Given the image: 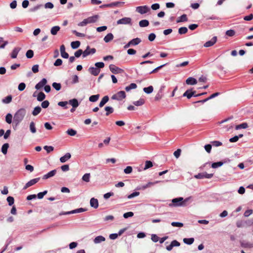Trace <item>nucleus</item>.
Listing matches in <instances>:
<instances>
[{
	"label": "nucleus",
	"mask_w": 253,
	"mask_h": 253,
	"mask_svg": "<svg viewBox=\"0 0 253 253\" xmlns=\"http://www.w3.org/2000/svg\"><path fill=\"white\" fill-rule=\"evenodd\" d=\"M150 10V8L147 5L139 6L136 7V11L141 14H144Z\"/></svg>",
	"instance_id": "4"
},
{
	"label": "nucleus",
	"mask_w": 253,
	"mask_h": 253,
	"mask_svg": "<svg viewBox=\"0 0 253 253\" xmlns=\"http://www.w3.org/2000/svg\"><path fill=\"white\" fill-rule=\"evenodd\" d=\"M213 176L212 173H208L206 172L200 173L194 176V177L197 179H203V178H211Z\"/></svg>",
	"instance_id": "6"
},
{
	"label": "nucleus",
	"mask_w": 253,
	"mask_h": 253,
	"mask_svg": "<svg viewBox=\"0 0 253 253\" xmlns=\"http://www.w3.org/2000/svg\"><path fill=\"white\" fill-rule=\"evenodd\" d=\"M171 225L173 227H182L183 226V224L181 222H172Z\"/></svg>",
	"instance_id": "58"
},
{
	"label": "nucleus",
	"mask_w": 253,
	"mask_h": 253,
	"mask_svg": "<svg viewBox=\"0 0 253 253\" xmlns=\"http://www.w3.org/2000/svg\"><path fill=\"white\" fill-rule=\"evenodd\" d=\"M149 24L148 20L144 19L139 21V25L140 27H146Z\"/></svg>",
	"instance_id": "25"
},
{
	"label": "nucleus",
	"mask_w": 253,
	"mask_h": 253,
	"mask_svg": "<svg viewBox=\"0 0 253 253\" xmlns=\"http://www.w3.org/2000/svg\"><path fill=\"white\" fill-rule=\"evenodd\" d=\"M223 164V163L222 162H214L212 164L211 167L213 169H216L221 167Z\"/></svg>",
	"instance_id": "44"
},
{
	"label": "nucleus",
	"mask_w": 253,
	"mask_h": 253,
	"mask_svg": "<svg viewBox=\"0 0 253 253\" xmlns=\"http://www.w3.org/2000/svg\"><path fill=\"white\" fill-rule=\"evenodd\" d=\"M42 109L40 106H37L36 107L33 112L32 114L34 116H37L41 112Z\"/></svg>",
	"instance_id": "33"
},
{
	"label": "nucleus",
	"mask_w": 253,
	"mask_h": 253,
	"mask_svg": "<svg viewBox=\"0 0 253 253\" xmlns=\"http://www.w3.org/2000/svg\"><path fill=\"white\" fill-rule=\"evenodd\" d=\"M59 169H54V170H52L48 172L47 173H46V174H44L43 176L42 179H48L50 177L53 176L56 174L57 171Z\"/></svg>",
	"instance_id": "12"
},
{
	"label": "nucleus",
	"mask_w": 253,
	"mask_h": 253,
	"mask_svg": "<svg viewBox=\"0 0 253 253\" xmlns=\"http://www.w3.org/2000/svg\"><path fill=\"white\" fill-rule=\"evenodd\" d=\"M43 149L45 150L47 153H49L53 150V147L51 146H44Z\"/></svg>",
	"instance_id": "60"
},
{
	"label": "nucleus",
	"mask_w": 253,
	"mask_h": 253,
	"mask_svg": "<svg viewBox=\"0 0 253 253\" xmlns=\"http://www.w3.org/2000/svg\"><path fill=\"white\" fill-rule=\"evenodd\" d=\"M90 173H85L83 176L82 180L86 182H88L90 181Z\"/></svg>",
	"instance_id": "41"
},
{
	"label": "nucleus",
	"mask_w": 253,
	"mask_h": 253,
	"mask_svg": "<svg viewBox=\"0 0 253 253\" xmlns=\"http://www.w3.org/2000/svg\"><path fill=\"white\" fill-rule=\"evenodd\" d=\"M137 87V85L135 83H131L128 86L125 87V90L126 91H129L131 89H135Z\"/></svg>",
	"instance_id": "32"
},
{
	"label": "nucleus",
	"mask_w": 253,
	"mask_h": 253,
	"mask_svg": "<svg viewBox=\"0 0 253 253\" xmlns=\"http://www.w3.org/2000/svg\"><path fill=\"white\" fill-rule=\"evenodd\" d=\"M105 240V238L103 236H98L94 238L93 242L95 244H99L102 242L104 241Z\"/></svg>",
	"instance_id": "21"
},
{
	"label": "nucleus",
	"mask_w": 253,
	"mask_h": 253,
	"mask_svg": "<svg viewBox=\"0 0 253 253\" xmlns=\"http://www.w3.org/2000/svg\"><path fill=\"white\" fill-rule=\"evenodd\" d=\"M90 47L87 46L85 50L83 51V57L84 58L90 54L89 52Z\"/></svg>",
	"instance_id": "50"
},
{
	"label": "nucleus",
	"mask_w": 253,
	"mask_h": 253,
	"mask_svg": "<svg viewBox=\"0 0 253 253\" xmlns=\"http://www.w3.org/2000/svg\"><path fill=\"white\" fill-rule=\"evenodd\" d=\"M21 48L20 47H15L10 54L11 57L13 59L16 58Z\"/></svg>",
	"instance_id": "16"
},
{
	"label": "nucleus",
	"mask_w": 253,
	"mask_h": 253,
	"mask_svg": "<svg viewBox=\"0 0 253 253\" xmlns=\"http://www.w3.org/2000/svg\"><path fill=\"white\" fill-rule=\"evenodd\" d=\"M49 105V102L48 100H44L42 103V107L43 108H46L48 107Z\"/></svg>",
	"instance_id": "64"
},
{
	"label": "nucleus",
	"mask_w": 253,
	"mask_h": 253,
	"mask_svg": "<svg viewBox=\"0 0 253 253\" xmlns=\"http://www.w3.org/2000/svg\"><path fill=\"white\" fill-rule=\"evenodd\" d=\"M113 38V35L112 33H109L104 38V41L105 42H109L111 41Z\"/></svg>",
	"instance_id": "24"
},
{
	"label": "nucleus",
	"mask_w": 253,
	"mask_h": 253,
	"mask_svg": "<svg viewBox=\"0 0 253 253\" xmlns=\"http://www.w3.org/2000/svg\"><path fill=\"white\" fill-rule=\"evenodd\" d=\"M68 103L70 105H72L73 108H77L79 105L78 100L75 98L70 100Z\"/></svg>",
	"instance_id": "19"
},
{
	"label": "nucleus",
	"mask_w": 253,
	"mask_h": 253,
	"mask_svg": "<svg viewBox=\"0 0 253 253\" xmlns=\"http://www.w3.org/2000/svg\"><path fill=\"white\" fill-rule=\"evenodd\" d=\"M30 130L32 133L36 132V128L35 127V124L34 122H31L30 124Z\"/></svg>",
	"instance_id": "34"
},
{
	"label": "nucleus",
	"mask_w": 253,
	"mask_h": 253,
	"mask_svg": "<svg viewBox=\"0 0 253 253\" xmlns=\"http://www.w3.org/2000/svg\"><path fill=\"white\" fill-rule=\"evenodd\" d=\"M26 112V110L24 108L19 109L14 115L13 123L18 125L24 119Z\"/></svg>",
	"instance_id": "1"
},
{
	"label": "nucleus",
	"mask_w": 253,
	"mask_h": 253,
	"mask_svg": "<svg viewBox=\"0 0 253 253\" xmlns=\"http://www.w3.org/2000/svg\"><path fill=\"white\" fill-rule=\"evenodd\" d=\"M47 83V80L45 78H43L40 82H39L36 85L35 88L37 90L40 89Z\"/></svg>",
	"instance_id": "14"
},
{
	"label": "nucleus",
	"mask_w": 253,
	"mask_h": 253,
	"mask_svg": "<svg viewBox=\"0 0 253 253\" xmlns=\"http://www.w3.org/2000/svg\"><path fill=\"white\" fill-rule=\"evenodd\" d=\"M235 32L233 30H229L226 32V35L229 37H233L235 35Z\"/></svg>",
	"instance_id": "56"
},
{
	"label": "nucleus",
	"mask_w": 253,
	"mask_h": 253,
	"mask_svg": "<svg viewBox=\"0 0 253 253\" xmlns=\"http://www.w3.org/2000/svg\"><path fill=\"white\" fill-rule=\"evenodd\" d=\"M66 132L68 135L72 136H75L77 133V131L72 128L68 129Z\"/></svg>",
	"instance_id": "47"
},
{
	"label": "nucleus",
	"mask_w": 253,
	"mask_h": 253,
	"mask_svg": "<svg viewBox=\"0 0 253 253\" xmlns=\"http://www.w3.org/2000/svg\"><path fill=\"white\" fill-rule=\"evenodd\" d=\"M106 111V115L108 116L114 112V109L112 107L106 106L104 108Z\"/></svg>",
	"instance_id": "35"
},
{
	"label": "nucleus",
	"mask_w": 253,
	"mask_h": 253,
	"mask_svg": "<svg viewBox=\"0 0 253 253\" xmlns=\"http://www.w3.org/2000/svg\"><path fill=\"white\" fill-rule=\"evenodd\" d=\"M191 89L187 90L183 94V97H187L188 99H190L192 97V95L191 94Z\"/></svg>",
	"instance_id": "45"
},
{
	"label": "nucleus",
	"mask_w": 253,
	"mask_h": 253,
	"mask_svg": "<svg viewBox=\"0 0 253 253\" xmlns=\"http://www.w3.org/2000/svg\"><path fill=\"white\" fill-rule=\"evenodd\" d=\"M183 241L185 244L190 245L193 243L194 239L193 238H184Z\"/></svg>",
	"instance_id": "31"
},
{
	"label": "nucleus",
	"mask_w": 253,
	"mask_h": 253,
	"mask_svg": "<svg viewBox=\"0 0 253 253\" xmlns=\"http://www.w3.org/2000/svg\"><path fill=\"white\" fill-rule=\"evenodd\" d=\"M124 3H125V2H123V1H115V2H111L109 4L102 5L100 6V7L103 8V7H113L114 6H120L121 5H122Z\"/></svg>",
	"instance_id": "7"
},
{
	"label": "nucleus",
	"mask_w": 253,
	"mask_h": 253,
	"mask_svg": "<svg viewBox=\"0 0 253 253\" xmlns=\"http://www.w3.org/2000/svg\"><path fill=\"white\" fill-rule=\"evenodd\" d=\"M186 83L187 84L194 85L197 83V80L193 77H189L186 80Z\"/></svg>",
	"instance_id": "18"
},
{
	"label": "nucleus",
	"mask_w": 253,
	"mask_h": 253,
	"mask_svg": "<svg viewBox=\"0 0 253 253\" xmlns=\"http://www.w3.org/2000/svg\"><path fill=\"white\" fill-rule=\"evenodd\" d=\"M12 116L11 114L8 113L6 115L5 117V121L6 122L10 124L12 122Z\"/></svg>",
	"instance_id": "46"
},
{
	"label": "nucleus",
	"mask_w": 253,
	"mask_h": 253,
	"mask_svg": "<svg viewBox=\"0 0 253 253\" xmlns=\"http://www.w3.org/2000/svg\"><path fill=\"white\" fill-rule=\"evenodd\" d=\"M153 167V163L150 161H146L145 162V167L144 168V170H146L148 169H149Z\"/></svg>",
	"instance_id": "43"
},
{
	"label": "nucleus",
	"mask_w": 253,
	"mask_h": 253,
	"mask_svg": "<svg viewBox=\"0 0 253 253\" xmlns=\"http://www.w3.org/2000/svg\"><path fill=\"white\" fill-rule=\"evenodd\" d=\"M188 31V29L185 27H182L179 28L178 33L180 35L185 34Z\"/></svg>",
	"instance_id": "42"
},
{
	"label": "nucleus",
	"mask_w": 253,
	"mask_h": 253,
	"mask_svg": "<svg viewBox=\"0 0 253 253\" xmlns=\"http://www.w3.org/2000/svg\"><path fill=\"white\" fill-rule=\"evenodd\" d=\"M26 87V84L24 83H21L19 84L18 89L19 91H23Z\"/></svg>",
	"instance_id": "59"
},
{
	"label": "nucleus",
	"mask_w": 253,
	"mask_h": 253,
	"mask_svg": "<svg viewBox=\"0 0 253 253\" xmlns=\"http://www.w3.org/2000/svg\"><path fill=\"white\" fill-rule=\"evenodd\" d=\"M95 67L98 69L102 68L104 67V63L102 62H96L95 64Z\"/></svg>",
	"instance_id": "63"
},
{
	"label": "nucleus",
	"mask_w": 253,
	"mask_h": 253,
	"mask_svg": "<svg viewBox=\"0 0 253 253\" xmlns=\"http://www.w3.org/2000/svg\"><path fill=\"white\" fill-rule=\"evenodd\" d=\"M145 101L143 99L140 98L136 101H134L133 104L136 106H140L144 104Z\"/></svg>",
	"instance_id": "37"
},
{
	"label": "nucleus",
	"mask_w": 253,
	"mask_h": 253,
	"mask_svg": "<svg viewBox=\"0 0 253 253\" xmlns=\"http://www.w3.org/2000/svg\"><path fill=\"white\" fill-rule=\"evenodd\" d=\"M80 42L77 41L72 42L71 43V46L73 49H77L80 46Z\"/></svg>",
	"instance_id": "29"
},
{
	"label": "nucleus",
	"mask_w": 253,
	"mask_h": 253,
	"mask_svg": "<svg viewBox=\"0 0 253 253\" xmlns=\"http://www.w3.org/2000/svg\"><path fill=\"white\" fill-rule=\"evenodd\" d=\"M109 69L112 73L115 74L121 73L123 72V69L119 68V67L113 64H111L109 66Z\"/></svg>",
	"instance_id": "9"
},
{
	"label": "nucleus",
	"mask_w": 253,
	"mask_h": 253,
	"mask_svg": "<svg viewBox=\"0 0 253 253\" xmlns=\"http://www.w3.org/2000/svg\"><path fill=\"white\" fill-rule=\"evenodd\" d=\"M134 215V213L132 211H129V212H126L124 214H123V217L125 218H127L128 217H132Z\"/></svg>",
	"instance_id": "54"
},
{
	"label": "nucleus",
	"mask_w": 253,
	"mask_h": 253,
	"mask_svg": "<svg viewBox=\"0 0 253 253\" xmlns=\"http://www.w3.org/2000/svg\"><path fill=\"white\" fill-rule=\"evenodd\" d=\"M132 171V168L130 166H127L124 169V172L126 174H129Z\"/></svg>",
	"instance_id": "57"
},
{
	"label": "nucleus",
	"mask_w": 253,
	"mask_h": 253,
	"mask_svg": "<svg viewBox=\"0 0 253 253\" xmlns=\"http://www.w3.org/2000/svg\"><path fill=\"white\" fill-rule=\"evenodd\" d=\"M60 30V27L59 26H56L53 27L51 29V33L53 35H55L58 31Z\"/></svg>",
	"instance_id": "39"
},
{
	"label": "nucleus",
	"mask_w": 253,
	"mask_h": 253,
	"mask_svg": "<svg viewBox=\"0 0 253 253\" xmlns=\"http://www.w3.org/2000/svg\"><path fill=\"white\" fill-rule=\"evenodd\" d=\"M47 190H45L42 192L39 193L37 195L38 198L39 199H42V198H43V196L47 194Z\"/></svg>",
	"instance_id": "55"
},
{
	"label": "nucleus",
	"mask_w": 253,
	"mask_h": 253,
	"mask_svg": "<svg viewBox=\"0 0 253 253\" xmlns=\"http://www.w3.org/2000/svg\"><path fill=\"white\" fill-rule=\"evenodd\" d=\"M53 87L56 90H59L61 88V84L57 83H53L52 84Z\"/></svg>",
	"instance_id": "52"
},
{
	"label": "nucleus",
	"mask_w": 253,
	"mask_h": 253,
	"mask_svg": "<svg viewBox=\"0 0 253 253\" xmlns=\"http://www.w3.org/2000/svg\"><path fill=\"white\" fill-rule=\"evenodd\" d=\"M248 125L247 123H244L240 125L236 126L235 128H236V129L238 130V129H240L241 128H246L248 127Z\"/></svg>",
	"instance_id": "40"
},
{
	"label": "nucleus",
	"mask_w": 253,
	"mask_h": 253,
	"mask_svg": "<svg viewBox=\"0 0 253 253\" xmlns=\"http://www.w3.org/2000/svg\"><path fill=\"white\" fill-rule=\"evenodd\" d=\"M83 55V51L82 49H79L75 52V56L77 58H79L81 55Z\"/></svg>",
	"instance_id": "61"
},
{
	"label": "nucleus",
	"mask_w": 253,
	"mask_h": 253,
	"mask_svg": "<svg viewBox=\"0 0 253 253\" xmlns=\"http://www.w3.org/2000/svg\"><path fill=\"white\" fill-rule=\"evenodd\" d=\"M182 197L174 198L171 200L172 203L169 204V207H183L184 204H182Z\"/></svg>",
	"instance_id": "2"
},
{
	"label": "nucleus",
	"mask_w": 253,
	"mask_h": 253,
	"mask_svg": "<svg viewBox=\"0 0 253 253\" xmlns=\"http://www.w3.org/2000/svg\"><path fill=\"white\" fill-rule=\"evenodd\" d=\"M131 46H134L138 45L139 43H140L141 42V40L140 38H136L135 39H133L129 41Z\"/></svg>",
	"instance_id": "23"
},
{
	"label": "nucleus",
	"mask_w": 253,
	"mask_h": 253,
	"mask_svg": "<svg viewBox=\"0 0 253 253\" xmlns=\"http://www.w3.org/2000/svg\"><path fill=\"white\" fill-rule=\"evenodd\" d=\"M8 147H9V144L8 143H4L2 146V147L1 149V152L4 155L6 154Z\"/></svg>",
	"instance_id": "27"
},
{
	"label": "nucleus",
	"mask_w": 253,
	"mask_h": 253,
	"mask_svg": "<svg viewBox=\"0 0 253 253\" xmlns=\"http://www.w3.org/2000/svg\"><path fill=\"white\" fill-rule=\"evenodd\" d=\"M45 98V95L44 93L42 92H40L37 96V100L39 101H43Z\"/></svg>",
	"instance_id": "36"
},
{
	"label": "nucleus",
	"mask_w": 253,
	"mask_h": 253,
	"mask_svg": "<svg viewBox=\"0 0 253 253\" xmlns=\"http://www.w3.org/2000/svg\"><path fill=\"white\" fill-rule=\"evenodd\" d=\"M79 82V77L77 75H74L72 77V84H75Z\"/></svg>",
	"instance_id": "62"
},
{
	"label": "nucleus",
	"mask_w": 253,
	"mask_h": 253,
	"mask_svg": "<svg viewBox=\"0 0 253 253\" xmlns=\"http://www.w3.org/2000/svg\"><path fill=\"white\" fill-rule=\"evenodd\" d=\"M99 94L92 95L89 98V101L92 102H95L98 100L99 98Z\"/></svg>",
	"instance_id": "30"
},
{
	"label": "nucleus",
	"mask_w": 253,
	"mask_h": 253,
	"mask_svg": "<svg viewBox=\"0 0 253 253\" xmlns=\"http://www.w3.org/2000/svg\"><path fill=\"white\" fill-rule=\"evenodd\" d=\"M88 71L91 75L96 76L99 74L100 70L96 67H90L88 69Z\"/></svg>",
	"instance_id": "13"
},
{
	"label": "nucleus",
	"mask_w": 253,
	"mask_h": 253,
	"mask_svg": "<svg viewBox=\"0 0 253 253\" xmlns=\"http://www.w3.org/2000/svg\"><path fill=\"white\" fill-rule=\"evenodd\" d=\"M40 180V177H38V178H36L31 179V180L28 181L25 185V186H24L23 189V190H25V189H27L28 188H29V187L34 185V184H35L36 183L38 182Z\"/></svg>",
	"instance_id": "8"
},
{
	"label": "nucleus",
	"mask_w": 253,
	"mask_h": 253,
	"mask_svg": "<svg viewBox=\"0 0 253 253\" xmlns=\"http://www.w3.org/2000/svg\"><path fill=\"white\" fill-rule=\"evenodd\" d=\"M42 4H38L37 5H36L35 6L33 7H32L30 9H29V11L30 12H35V11H37L38 9H39L41 7H42Z\"/></svg>",
	"instance_id": "51"
},
{
	"label": "nucleus",
	"mask_w": 253,
	"mask_h": 253,
	"mask_svg": "<svg viewBox=\"0 0 253 253\" xmlns=\"http://www.w3.org/2000/svg\"><path fill=\"white\" fill-rule=\"evenodd\" d=\"M164 88V86H163L161 87L160 90H159L158 92L156 94V95L155 97V100H159L163 96V90Z\"/></svg>",
	"instance_id": "20"
},
{
	"label": "nucleus",
	"mask_w": 253,
	"mask_h": 253,
	"mask_svg": "<svg viewBox=\"0 0 253 253\" xmlns=\"http://www.w3.org/2000/svg\"><path fill=\"white\" fill-rule=\"evenodd\" d=\"M98 18V16L97 15H95L93 16L88 17L86 19V20L87 21V24H89L95 23V22H96Z\"/></svg>",
	"instance_id": "17"
},
{
	"label": "nucleus",
	"mask_w": 253,
	"mask_h": 253,
	"mask_svg": "<svg viewBox=\"0 0 253 253\" xmlns=\"http://www.w3.org/2000/svg\"><path fill=\"white\" fill-rule=\"evenodd\" d=\"M118 25L123 24V25H132L131 19L129 17H124L122 19L118 20L117 21Z\"/></svg>",
	"instance_id": "5"
},
{
	"label": "nucleus",
	"mask_w": 253,
	"mask_h": 253,
	"mask_svg": "<svg viewBox=\"0 0 253 253\" xmlns=\"http://www.w3.org/2000/svg\"><path fill=\"white\" fill-rule=\"evenodd\" d=\"M90 205L92 208L97 209L98 207V200L94 198H91L90 200Z\"/></svg>",
	"instance_id": "15"
},
{
	"label": "nucleus",
	"mask_w": 253,
	"mask_h": 253,
	"mask_svg": "<svg viewBox=\"0 0 253 253\" xmlns=\"http://www.w3.org/2000/svg\"><path fill=\"white\" fill-rule=\"evenodd\" d=\"M126 97V93L124 91H120L117 93L114 94L111 98L113 100H117L118 101L122 100L125 98Z\"/></svg>",
	"instance_id": "3"
},
{
	"label": "nucleus",
	"mask_w": 253,
	"mask_h": 253,
	"mask_svg": "<svg viewBox=\"0 0 253 253\" xmlns=\"http://www.w3.org/2000/svg\"><path fill=\"white\" fill-rule=\"evenodd\" d=\"M7 201L8 203L9 206H12L14 202V198L11 196H9L7 198Z\"/></svg>",
	"instance_id": "53"
},
{
	"label": "nucleus",
	"mask_w": 253,
	"mask_h": 253,
	"mask_svg": "<svg viewBox=\"0 0 253 253\" xmlns=\"http://www.w3.org/2000/svg\"><path fill=\"white\" fill-rule=\"evenodd\" d=\"M187 21V15L186 14H183L181 16L178 18V19L177 20V22H185Z\"/></svg>",
	"instance_id": "38"
},
{
	"label": "nucleus",
	"mask_w": 253,
	"mask_h": 253,
	"mask_svg": "<svg viewBox=\"0 0 253 253\" xmlns=\"http://www.w3.org/2000/svg\"><path fill=\"white\" fill-rule=\"evenodd\" d=\"M166 65H167V63H166V64H163V65H161L158 67H157V68H156L155 69H154V70H153L152 71H151L149 74H153V73H156V72H157L159 70L162 69L163 67H164V66H165Z\"/></svg>",
	"instance_id": "49"
},
{
	"label": "nucleus",
	"mask_w": 253,
	"mask_h": 253,
	"mask_svg": "<svg viewBox=\"0 0 253 253\" xmlns=\"http://www.w3.org/2000/svg\"><path fill=\"white\" fill-rule=\"evenodd\" d=\"M153 87L152 85H150L148 87L143 88V90L144 92L147 94H150L153 91Z\"/></svg>",
	"instance_id": "28"
},
{
	"label": "nucleus",
	"mask_w": 253,
	"mask_h": 253,
	"mask_svg": "<svg viewBox=\"0 0 253 253\" xmlns=\"http://www.w3.org/2000/svg\"><path fill=\"white\" fill-rule=\"evenodd\" d=\"M12 99V97L11 95H8L2 99V102L4 104H8L11 102Z\"/></svg>",
	"instance_id": "26"
},
{
	"label": "nucleus",
	"mask_w": 253,
	"mask_h": 253,
	"mask_svg": "<svg viewBox=\"0 0 253 253\" xmlns=\"http://www.w3.org/2000/svg\"><path fill=\"white\" fill-rule=\"evenodd\" d=\"M86 209L83 208H80L70 211L64 212V215H68L70 214L81 213L86 211Z\"/></svg>",
	"instance_id": "10"
},
{
	"label": "nucleus",
	"mask_w": 253,
	"mask_h": 253,
	"mask_svg": "<svg viewBox=\"0 0 253 253\" xmlns=\"http://www.w3.org/2000/svg\"><path fill=\"white\" fill-rule=\"evenodd\" d=\"M109 100V97L108 96H104L99 103V106L102 107Z\"/></svg>",
	"instance_id": "22"
},
{
	"label": "nucleus",
	"mask_w": 253,
	"mask_h": 253,
	"mask_svg": "<svg viewBox=\"0 0 253 253\" xmlns=\"http://www.w3.org/2000/svg\"><path fill=\"white\" fill-rule=\"evenodd\" d=\"M26 56L27 57V58H31L33 57L34 56V52L31 49H29L28 50L26 53Z\"/></svg>",
	"instance_id": "48"
},
{
	"label": "nucleus",
	"mask_w": 253,
	"mask_h": 253,
	"mask_svg": "<svg viewBox=\"0 0 253 253\" xmlns=\"http://www.w3.org/2000/svg\"><path fill=\"white\" fill-rule=\"evenodd\" d=\"M217 41V37L216 36L213 37L210 41L206 42L204 46L205 47H209L213 45Z\"/></svg>",
	"instance_id": "11"
}]
</instances>
